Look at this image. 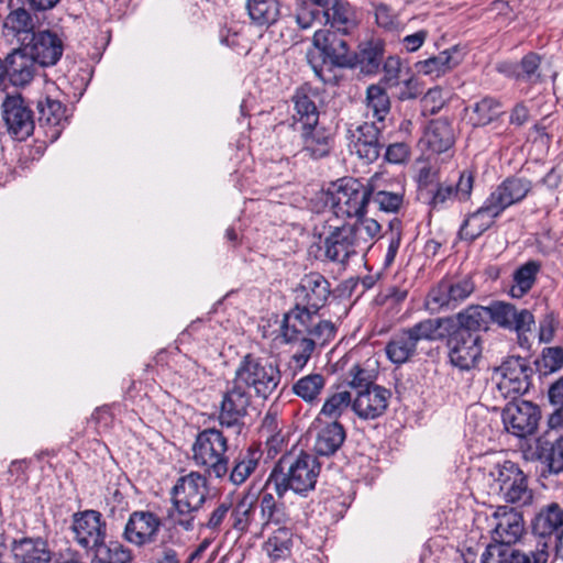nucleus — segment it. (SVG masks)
I'll list each match as a JSON object with an SVG mask.
<instances>
[{"instance_id":"1","label":"nucleus","mask_w":563,"mask_h":563,"mask_svg":"<svg viewBox=\"0 0 563 563\" xmlns=\"http://www.w3.org/2000/svg\"><path fill=\"white\" fill-rule=\"evenodd\" d=\"M321 464L316 455L301 451L299 454H284L273 467L266 487L273 486L277 497L283 498L287 490L307 496L316 488Z\"/></svg>"},{"instance_id":"2","label":"nucleus","mask_w":563,"mask_h":563,"mask_svg":"<svg viewBox=\"0 0 563 563\" xmlns=\"http://www.w3.org/2000/svg\"><path fill=\"white\" fill-rule=\"evenodd\" d=\"M344 35L336 30H318L313 34L312 42L320 52V57H309V64L324 85H339L342 77L336 74V68L353 65Z\"/></svg>"},{"instance_id":"3","label":"nucleus","mask_w":563,"mask_h":563,"mask_svg":"<svg viewBox=\"0 0 563 563\" xmlns=\"http://www.w3.org/2000/svg\"><path fill=\"white\" fill-rule=\"evenodd\" d=\"M323 201L336 218L360 219L367 213L371 203V185L353 177H343L330 184L323 191Z\"/></svg>"},{"instance_id":"4","label":"nucleus","mask_w":563,"mask_h":563,"mask_svg":"<svg viewBox=\"0 0 563 563\" xmlns=\"http://www.w3.org/2000/svg\"><path fill=\"white\" fill-rule=\"evenodd\" d=\"M233 379L256 398L267 400L278 388L282 372L268 358L247 353L240 360Z\"/></svg>"},{"instance_id":"5","label":"nucleus","mask_w":563,"mask_h":563,"mask_svg":"<svg viewBox=\"0 0 563 563\" xmlns=\"http://www.w3.org/2000/svg\"><path fill=\"white\" fill-rule=\"evenodd\" d=\"M207 476L198 472H190L180 476L170 489L172 503L178 515L176 523L186 531L195 528L196 514L207 500Z\"/></svg>"},{"instance_id":"6","label":"nucleus","mask_w":563,"mask_h":563,"mask_svg":"<svg viewBox=\"0 0 563 563\" xmlns=\"http://www.w3.org/2000/svg\"><path fill=\"white\" fill-rule=\"evenodd\" d=\"M228 439L221 430L208 428L200 431L192 444L194 463L205 470L207 476L222 478L229 470Z\"/></svg>"},{"instance_id":"7","label":"nucleus","mask_w":563,"mask_h":563,"mask_svg":"<svg viewBox=\"0 0 563 563\" xmlns=\"http://www.w3.org/2000/svg\"><path fill=\"white\" fill-rule=\"evenodd\" d=\"M522 395L510 396L503 400L499 408L504 430L517 438L525 439L534 434L541 420V410L532 401L525 400Z\"/></svg>"},{"instance_id":"8","label":"nucleus","mask_w":563,"mask_h":563,"mask_svg":"<svg viewBox=\"0 0 563 563\" xmlns=\"http://www.w3.org/2000/svg\"><path fill=\"white\" fill-rule=\"evenodd\" d=\"M435 330L434 319L428 318L395 333L385 346L388 360L396 365L408 362L416 355L420 341L434 342Z\"/></svg>"},{"instance_id":"9","label":"nucleus","mask_w":563,"mask_h":563,"mask_svg":"<svg viewBox=\"0 0 563 563\" xmlns=\"http://www.w3.org/2000/svg\"><path fill=\"white\" fill-rule=\"evenodd\" d=\"M434 336V341H445L450 362L460 369L475 366L482 354L481 336H473L442 324L435 330Z\"/></svg>"},{"instance_id":"10","label":"nucleus","mask_w":563,"mask_h":563,"mask_svg":"<svg viewBox=\"0 0 563 563\" xmlns=\"http://www.w3.org/2000/svg\"><path fill=\"white\" fill-rule=\"evenodd\" d=\"M1 113L8 134L15 141H25L35 129L34 112L29 100L21 93L7 95L1 103Z\"/></svg>"},{"instance_id":"11","label":"nucleus","mask_w":563,"mask_h":563,"mask_svg":"<svg viewBox=\"0 0 563 563\" xmlns=\"http://www.w3.org/2000/svg\"><path fill=\"white\" fill-rule=\"evenodd\" d=\"M251 401L252 395L249 390L234 379L229 380L219 405V423L225 428H236L241 432L245 426L244 419L249 416Z\"/></svg>"},{"instance_id":"12","label":"nucleus","mask_w":563,"mask_h":563,"mask_svg":"<svg viewBox=\"0 0 563 563\" xmlns=\"http://www.w3.org/2000/svg\"><path fill=\"white\" fill-rule=\"evenodd\" d=\"M531 374L532 368L520 356H510L500 366H495V375L499 376L496 387L503 400L526 394L530 387Z\"/></svg>"},{"instance_id":"13","label":"nucleus","mask_w":563,"mask_h":563,"mask_svg":"<svg viewBox=\"0 0 563 563\" xmlns=\"http://www.w3.org/2000/svg\"><path fill=\"white\" fill-rule=\"evenodd\" d=\"M386 125L365 121L354 129H349L350 148L366 164L376 162L385 148L383 131Z\"/></svg>"},{"instance_id":"14","label":"nucleus","mask_w":563,"mask_h":563,"mask_svg":"<svg viewBox=\"0 0 563 563\" xmlns=\"http://www.w3.org/2000/svg\"><path fill=\"white\" fill-rule=\"evenodd\" d=\"M321 250L327 261L342 266H346L350 260L360 253L364 254L360 239H356L347 223L330 227L329 233L322 240Z\"/></svg>"},{"instance_id":"15","label":"nucleus","mask_w":563,"mask_h":563,"mask_svg":"<svg viewBox=\"0 0 563 563\" xmlns=\"http://www.w3.org/2000/svg\"><path fill=\"white\" fill-rule=\"evenodd\" d=\"M475 290V284L470 274L463 276H446L428 294V303L437 309H455Z\"/></svg>"},{"instance_id":"16","label":"nucleus","mask_w":563,"mask_h":563,"mask_svg":"<svg viewBox=\"0 0 563 563\" xmlns=\"http://www.w3.org/2000/svg\"><path fill=\"white\" fill-rule=\"evenodd\" d=\"M76 542L86 550H97L106 544L107 522L98 510L87 509L73 515Z\"/></svg>"},{"instance_id":"17","label":"nucleus","mask_w":563,"mask_h":563,"mask_svg":"<svg viewBox=\"0 0 563 563\" xmlns=\"http://www.w3.org/2000/svg\"><path fill=\"white\" fill-rule=\"evenodd\" d=\"M433 319L437 328L442 324L473 336H479L481 331L489 330V324L493 321V306L472 305L454 316Z\"/></svg>"},{"instance_id":"18","label":"nucleus","mask_w":563,"mask_h":563,"mask_svg":"<svg viewBox=\"0 0 563 563\" xmlns=\"http://www.w3.org/2000/svg\"><path fill=\"white\" fill-rule=\"evenodd\" d=\"M523 516L515 507L497 506L495 510V550L515 547L525 536Z\"/></svg>"},{"instance_id":"19","label":"nucleus","mask_w":563,"mask_h":563,"mask_svg":"<svg viewBox=\"0 0 563 563\" xmlns=\"http://www.w3.org/2000/svg\"><path fill=\"white\" fill-rule=\"evenodd\" d=\"M331 296L330 282L318 272L305 274L295 288V302L320 311Z\"/></svg>"},{"instance_id":"20","label":"nucleus","mask_w":563,"mask_h":563,"mask_svg":"<svg viewBox=\"0 0 563 563\" xmlns=\"http://www.w3.org/2000/svg\"><path fill=\"white\" fill-rule=\"evenodd\" d=\"M22 46L43 67L56 65L64 52L63 40L49 30L34 32Z\"/></svg>"},{"instance_id":"21","label":"nucleus","mask_w":563,"mask_h":563,"mask_svg":"<svg viewBox=\"0 0 563 563\" xmlns=\"http://www.w3.org/2000/svg\"><path fill=\"white\" fill-rule=\"evenodd\" d=\"M499 484L498 496L506 503H522L531 498L528 490L527 478L518 465L510 461H505L498 470Z\"/></svg>"},{"instance_id":"22","label":"nucleus","mask_w":563,"mask_h":563,"mask_svg":"<svg viewBox=\"0 0 563 563\" xmlns=\"http://www.w3.org/2000/svg\"><path fill=\"white\" fill-rule=\"evenodd\" d=\"M161 519L151 511H133L123 530V539L137 547L152 543L159 530Z\"/></svg>"},{"instance_id":"23","label":"nucleus","mask_w":563,"mask_h":563,"mask_svg":"<svg viewBox=\"0 0 563 563\" xmlns=\"http://www.w3.org/2000/svg\"><path fill=\"white\" fill-rule=\"evenodd\" d=\"M474 177L472 172L463 170L455 184L438 183L429 201L433 209H443L455 201L470 199L473 189Z\"/></svg>"},{"instance_id":"24","label":"nucleus","mask_w":563,"mask_h":563,"mask_svg":"<svg viewBox=\"0 0 563 563\" xmlns=\"http://www.w3.org/2000/svg\"><path fill=\"white\" fill-rule=\"evenodd\" d=\"M390 395V390L379 385L361 389L353 400L352 410L361 419H376L387 410Z\"/></svg>"},{"instance_id":"25","label":"nucleus","mask_w":563,"mask_h":563,"mask_svg":"<svg viewBox=\"0 0 563 563\" xmlns=\"http://www.w3.org/2000/svg\"><path fill=\"white\" fill-rule=\"evenodd\" d=\"M495 323L504 329L517 332L522 346L523 342H527V338H523V335L534 324V317L527 309L517 310L511 303L495 301Z\"/></svg>"},{"instance_id":"26","label":"nucleus","mask_w":563,"mask_h":563,"mask_svg":"<svg viewBox=\"0 0 563 563\" xmlns=\"http://www.w3.org/2000/svg\"><path fill=\"white\" fill-rule=\"evenodd\" d=\"M301 141V151L313 159L327 157L333 148L331 129L320 124L303 126L297 130Z\"/></svg>"},{"instance_id":"27","label":"nucleus","mask_w":563,"mask_h":563,"mask_svg":"<svg viewBox=\"0 0 563 563\" xmlns=\"http://www.w3.org/2000/svg\"><path fill=\"white\" fill-rule=\"evenodd\" d=\"M319 95L317 90L308 85H303L296 89L291 101L294 103V128L295 130L308 125H316L319 122L320 111L316 100Z\"/></svg>"},{"instance_id":"28","label":"nucleus","mask_w":563,"mask_h":563,"mask_svg":"<svg viewBox=\"0 0 563 563\" xmlns=\"http://www.w3.org/2000/svg\"><path fill=\"white\" fill-rule=\"evenodd\" d=\"M36 64V60L23 46L13 49L3 60L5 77H8L11 85L25 87L34 78Z\"/></svg>"},{"instance_id":"29","label":"nucleus","mask_w":563,"mask_h":563,"mask_svg":"<svg viewBox=\"0 0 563 563\" xmlns=\"http://www.w3.org/2000/svg\"><path fill=\"white\" fill-rule=\"evenodd\" d=\"M40 126L45 129L51 141L59 137L67 122L66 107L58 100L45 97L37 101Z\"/></svg>"},{"instance_id":"30","label":"nucleus","mask_w":563,"mask_h":563,"mask_svg":"<svg viewBox=\"0 0 563 563\" xmlns=\"http://www.w3.org/2000/svg\"><path fill=\"white\" fill-rule=\"evenodd\" d=\"M421 141L434 154L450 151L455 143V131L446 118L431 120L424 129Z\"/></svg>"},{"instance_id":"31","label":"nucleus","mask_w":563,"mask_h":563,"mask_svg":"<svg viewBox=\"0 0 563 563\" xmlns=\"http://www.w3.org/2000/svg\"><path fill=\"white\" fill-rule=\"evenodd\" d=\"M346 439V431L339 421H331L320 424L317 428L313 452L317 457H330L343 445Z\"/></svg>"},{"instance_id":"32","label":"nucleus","mask_w":563,"mask_h":563,"mask_svg":"<svg viewBox=\"0 0 563 563\" xmlns=\"http://www.w3.org/2000/svg\"><path fill=\"white\" fill-rule=\"evenodd\" d=\"M10 550L18 563H51L52 560L47 542L40 537L13 539Z\"/></svg>"},{"instance_id":"33","label":"nucleus","mask_w":563,"mask_h":563,"mask_svg":"<svg viewBox=\"0 0 563 563\" xmlns=\"http://www.w3.org/2000/svg\"><path fill=\"white\" fill-rule=\"evenodd\" d=\"M282 498L272 493H263L260 497L261 519L263 529L274 526L276 529L291 528L292 519Z\"/></svg>"},{"instance_id":"34","label":"nucleus","mask_w":563,"mask_h":563,"mask_svg":"<svg viewBox=\"0 0 563 563\" xmlns=\"http://www.w3.org/2000/svg\"><path fill=\"white\" fill-rule=\"evenodd\" d=\"M245 10L252 25L267 30L280 20L282 1L245 0Z\"/></svg>"},{"instance_id":"35","label":"nucleus","mask_w":563,"mask_h":563,"mask_svg":"<svg viewBox=\"0 0 563 563\" xmlns=\"http://www.w3.org/2000/svg\"><path fill=\"white\" fill-rule=\"evenodd\" d=\"M463 60V53L457 46H452L435 56L419 60L416 68L419 73L440 77L459 66Z\"/></svg>"},{"instance_id":"36","label":"nucleus","mask_w":563,"mask_h":563,"mask_svg":"<svg viewBox=\"0 0 563 563\" xmlns=\"http://www.w3.org/2000/svg\"><path fill=\"white\" fill-rule=\"evenodd\" d=\"M493 225V194L484 205L464 220L460 228L461 240L474 241Z\"/></svg>"},{"instance_id":"37","label":"nucleus","mask_w":563,"mask_h":563,"mask_svg":"<svg viewBox=\"0 0 563 563\" xmlns=\"http://www.w3.org/2000/svg\"><path fill=\"white\" fill-rule=\"evenodd\" d=\"M350 68L358 67L364 75H375L383 63L384 45L380 42L369 41L360 45L356 53H351Z\"/></svg>"},{"instance_id":"38","label":"nucleus","mask_w":563,"mask_h":563,"mask_svg":"<svg viewBox=\"0 0 563 563\" xmlns=\"http://www.w3.org/2000/svg\"><path fill=\"white\" fill-rule=\"evenodd\" d=\"M263 452L258 444H251L241 451L234 460L229 479L233 485H242L255 472L262 460Z\"/></svg>"},{"instance_id":"39","label":"nucleus","mask_w":563,"mask_h":563,"mask_svg":"<svg viewBox=\"0 0 563 563\" xmlns=\"http://www.w3.org/2000/svg\"><path fill=\"white\" fill-rule=\"evenodd\" d=\"M321 16L328 30H336L341 34H350L356 26L355 13L346 0H335V5L322 11Z\"/></svg>"},{"instance_id":"40","label":"nucleus","mask_w":563,"mask_h":563,"mask_svg":"<svg viewBox=\"0 0 563 563\" xmlns=\"http://www.w3.org/2000/svg\"><path fill=\"white\" fill-rule=\"evenodd\" d=\"M532 530L540 537L563 532V507L558 503L542 507L532 521Z\"/></svg>"},{"instance_id":"41","label":"nucleus","mask_w":563,"mask_h":563,"mask_svg":"<svg viewBox=\"0 0 563 563\" xmlns=\"http://www.w3.org/2000/svg\"><path fill=\"white\" fill-rule=\"evenodd\" d=\"M366 117L371 122L386 125V118L390 113V99L385 88L379 85H371L366 89Z\"/></svg>"},{"instance_id":"42","label":"nucleus","mask_w":563,"mask_h":563,"mask_svg":"<svg viewBox=\"0 0 563 563\" xmlns=\"http://www.w3.org/2000/svg\"><path fill=\"white\" fill-rule=\"evenodd\" d=\"M271 563H282L288 560L292 549L291 528L276 529L263 545Z\"/></svg>"},{"instance_id":"43","label":"nucleus","mask_w":563,"mask_h":563,"mask_svg":"<svg viewBox=\"0 0 563 563\" xmlns=\"http://www.w3.org/2000/svg\"><path fill=\"white\" fill-rule=\"evenodd\" d=\"M539 459L548 466L551 473L563 472V434L553 441L548 438H539L537 441Z\"/></svg>"},{"instance_id":"44","label":"nucleus","mask_w":563,"mask_h":563,"mask_svg":"<svg viewBox=\"0 0 563 563\" xmlns=\"http://www.w3.org/2000/svg\"><path fill=\"white\" fill-rule=\"evenodd\" d=\"M325 377L320 373H310L297 379L291 391L309 405L319 402V397L325 387Z\"/></svg>"},{"instance_id":"45","label":"nucleus","mask_w":563,"mask_h":563,"mask_svg":"<svg viewBox=\"0 0 563 563\" xmlns=\"http://www.w3.org/2000/svg\"><path fill=\"white\" fill-rule=\"evenodd\" d=\"M531 185L528 180L520 178H508L498 187V196L495 201V209L499 211L522 200L530 191Z\"/></svg>"},{"instance_id":"46","label":"nucleus","mask_w":563,"mask_h":563,"mask_svg":"<svg viewBox=\"0 0 563 563\" xmlns=\"http://www.w3.org/2000/svg\"><path fill=\"white\" fill-rule=\"evenodd\" d=\"M33 26L32 16L24 8H19L10 12L3 23L7 35L12 34L22 45L25 44L31 37V34L34 33Z\"/></svg>"},{"instance_id":"47","label":"nucleus","mask_w":563,"mask_h":563,"mask_svg":"<svg viewBox=\"0 0 563 563\" xmlns=\"http://www.w3.org/2000/svg\"><path fill=\"white\" fill-rule=\"evenodd\" d=\"M541 264L537 261H529L514 272V285L509 289L512 298H522L533 287Z\"/></svg>"},{"instance_id":"48","label":"nucleus","mask_w":563,"mask_h":563,"mask_svg":"<svg viewBox=\"0 0 563 563\" xmlns=\"http://www.w3.org/2000/svg\"><path fill=\"white\" fill-rule=\"evenodd\" d=\"M371 185V203L377 207L379 211L386 213H397L404 205V190L394 191L388 188H380L372 179Z\"/></svg>"},{"instance_id":"49","label":"nucleus","mask_w":563,"mask_h":563,"mask_svg":"<svg viewBox=\"0 0 563 563\" xmlns=\"http://www.w3.org/2000/svg\"><path fill=\"white\" fill-rule=\"evenodd\" d=\"M497 552V563H547L549 553L547 550L538 549L525 553L515 547H505L495 550Z\"/></svg>"},{"instance_id":"50","label":"nucleus","mask_w":563,"mask_h":563,"mask_svg":"<svg viewBox=\"0 0 563 563\" xmlns=\"http://www.w3.org/2000/svg\"><path fill=\"white\" fill-rule=\"evenodd\" d=\"M351 225L356 239H360V245L366 254L373 245V240L380 236L382 225L373 218H366L365 216L356 219Z\"/></svg>"},{"instance_id":"51","label":"nucleus","mask_w":563,"mask_h":563,"mask_svg":"<svg viewBox=\"0 0 563 563\" xmlns=\"http://www.w3.org/2000/svg\"><path fill=\"white\" fill-rule=\"evenodd\" d=\"M93 553L92 563H132L133 560L131 550L120 542L106 543L95 550Z\"/></svg>"},{"instance_id":"52","label":"nucleus","mask_w":563,"mask_h":563,"mask_svg":"<svg viewBox=\"0 0 563 563\" xmlns=\"http://www.w3.org/2000/svg\"><path fill=\"white\" fill-rule=\"evenodd\" d=\"M352 395L347 390L336 391L330 395L323 402L320 415H323L333 421L338 419L350 408H352Z\"/></svg>"},{"instance_id":"53","label":"nucleus","mask_w":563,"mask_h":563,"mask_svg":"<svg viewBox=\"0 0 563 563\" xmlns=\"http://www.w3.org/2000/svg\"><path fill=\"white\" fill-rule=\"evenodd\" d=\"M380 238H385L388 241L387 252L384 257V267L388 268L394 264L402 240L401 220L398 218L390 220L388 229Z\"/></svg>"},{"instance_id":"54","label":"nucleus","mask_w":563,"mask_h":563,"mask_svg":"<svg viewBox=\"0 0 563 563\" xmlns=\"http://www.w3.org/2000/svg\"><path fill=\"white\" fill-rule=\"evenodd\" d=\"M322 12L314 8L308 0H297L295 9V19L297 25L301 30H307L313 26L314 22L322 21Z\"/></svg>"},{"instance_id":"55","label":"nucleus","mask_w":563,"mask_h":563,"mask_svg":"<svg viewBox=\"0 0 563 563\" xmlns=\"http://www.w3.org/2000/svg\"><path fill=\"white\" fill-rule=\"evenodd\" d=\"M254 512V506L252 501L247 500V497L241 499L231 512L233 519L232 528L244 532L249 529Z\"/></svg>"},{"instance_id":"56","label":"nucleus","mask_w":563,"mask_h":563,"mask_svg":"<svg viewBox=\"0 0 563 563\" xmlns=\"http://www.w3.org/2000/svg\"><path fill=\"white\" fill-rule=\"evenodd\" d=\"M468 121L474 126H484L493 121V99L484 98L475 102L468 113Z\"/></svg>"},{"instance_id":"57","label":"nucleus","mask_w":563,"mask_h":563,"mask_svg":"<svg viewBox=\"0 0 563 563\" xmlns=\"http://www.w3.org/2000/svg\"><path fill=\"white\" fill-rule=\"evenodd\" d=\"M336 334V327L330 320H320L317 323H312L308 330L306 339H312L314 343L324 345L334 339Z\"/></svg>"},{"instance_id":"58","label":"nucleus","mask_w":563,"mask_h":563,"mask_svg":"<svg viewBox=\"0 0 563 563\" xmlns=\"http://www.w3.org/2000/svg\"><path fill=\"white\" fill-rule=\"evenodd\" d=\"M280 336L287 344L300 343L301 338H307L306 331L300 329V325L295 320H290L288 312L284 313L283 320L279 327Z\"/></svg>"},{"instance_id":"59","label":"nucleus","mask_w":563,"mask_h":563,"mask_svg":"<svg viewBox=\"0 0 563 563\" xmlns=\"http://www.w3.org/2000/svg\"><path fill=\"white\" fill-rule=\"evenodd\" d=\"M316 343L312 339H300L299 351L294 353L290 358V366L295 372L301 371L310 360Z\"/></svg>"},{"instance_id":"60","label":"nucleus","mask_w":563,"mask_h":563,"mask_svg":"<svg viewBox=\"0 0 563 563\" xmlns=\"http://www.w3.org/2000/svg\"><path fill=\"white\" fill-rule=\"evenodd\" d=\"M290 316V320H295L298 325H300L301 330L306 331V335L308 334V330L311 328L312 318L319 313V311H314L313 309H308L303 305H299L295 302L292 309L288 311Z\"/></svg>"},{"instance_id":"61","label":"nucleus","mask_w":563,"mask_h":563,"mask_svg":"<svg viewBox=\"0 0 563 563\" xmlns=\"http://www.w3.org/2000/svg\"><path fill=\"white\" fill-rule=\"evenodd\" d=\"M544 373H554L563 366V349L560 346L547 347L542 352Z\"/></svg>"},{"instance_id":"62","label":"nucleus","mask_w":563,"mask_h":563,"mask_svg":"<svg viewBox=\"0 0 563 563\" xmlns=\"http://www.w3.org/2000/svg\"><path fill=\"white\" fill-rule=\"evenodd\" d=\"M385 159L391 164L405 163L410 156V147L405 142H396L385 145Z\"/></svg>"},{"instance_id":"63","label":"nucleus","mask_w":563,"mask_h":563,"mask_svg":"<svg viewBox=\"0 0 563 563\" xmlns=\"http://www.w3.org/2000/svg\"><path fill=\"white\" fill-rule=\"evenodd\" d=\"M349 375L352 377L350 380V385L357 389H367L376 386L372 380L368 373L363 369L358 364L354 365L350 372Z\"/></svg>"},{"instance_id":"64","label":"nucleus","mask_w":563,"mask_h":563,"mask_svg":"<svg viewBox=\"0 0 563 563\" xmlns=\"http://www.w3.org/2000/svg\"><path fill=\"white\" fill-rule=\"evenodd\" d=\"M376 23L378 26L391 31L398 25L397 18L393 14L391 10L385 5L379 4L375 11Z\"/></svg>"}]
</instances>
